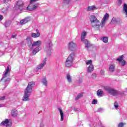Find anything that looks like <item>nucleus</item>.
Returning <instances> with one entry per match:
<instances>
[{"instance_id":"nucleus-21","label":"nucleus","mask_w":127,"mask_h":127,"mask_svg":"<svg viewBox=\"0 0 127 127\" xmlns=\"http://www.w3.org/2000/svg\"><path fill=\"white\" fill-rule=\"evenodd\" d=\"M95 9H97V7H95V5L89 6L88 7L86 8V10H87V11L95 10Z\"/></svg>"},{"instance_id":"nucleus-7","label":"nucleus","mask_w":127,"mask_h":127,"mask_svg":"<svg viewBox=\"0 0 127 127\" xmlns=\"http://www.w3.org/2000/svg\"><path fill=\"white\" fill-rule=\"evenodd\" d=\"M86 36H87V32L83 31L81 33V40L85 44V47L86 48H89V47L91 46V44H90V42H89L88 40L85 39Z\"/></svg>"},{"instance_id":"nucleus-29","label":"nucleus","mask_w":127,"mask_h":127,"mask_svg":"<svg viewBox=\"0 0 127 127\" xmlns=\"http://www.w3.org/2000/svg\"><path fill=\"white\" fill-rule=\"evenodd\" d=\"M1 11L2 13H7L8 12V8H3L1 9Z\"/></svg>"},{"instance_id":"nucleus-47","label":"nucleus","mask_w":127,"mask_h":127,"mask_svg":"<svg viewBox=\"0 0 127 127\" xmlns=\"http://www.w3.org/2000/svg\"><path fill=\"white\" fill-rule=\"evenodd\" d=\"M81 82H82V80H81V81L80 82V83H81Z\"/></svg>"},{"instance_id":"nucleus-38","label":"nucleus","mask_w":127,"mask_h":127,"mask_svg":"<svg viewBox=\"0 0 127 127\" xmlns=\"http://www.w3.org/2000/svg\"><path fill=\"white\" fill-rule=\"evenodd\" d=\"M100 74L101 75H104V74H105V70L101 69L100 71Z\"/></svg>"},{"instance_id":"nucleus-20","label":"nucleus","mask_w":127,"mask_h":127,"mask_svg":"<svg viewBox=\"0 0 127 127\" xmlns=\"http://www.w3.org/2000/svg\"><path fill=\"white\" fill-rule=\"evenodd\" d=\"M26 40L28 42V45L31 51V46H32V42L31 41V39L30 37H27Z\"/></svg>"},{"instance_id":"nucleus-39","label":"nucleus","mask_w":127,"mask_h":127,"mask_svg":"<svg viewBox=\"0 0 127 127\" xmlns=\"http://www.w3.org/2000/svg\"><path fill=\"white\" fill-rule=\"evenodd\" d=\"M5 99V96L0 97V101H2Z\"/></svg>"},{"instance_id":"nucleus-36","label":"nucleus","mask_w":127,"mask_h":127,"mask_svg":"<svg viewBox=\"0 0 127 127\" xmlns=\"http://www.w3.org/2000/svg\"><path fill=\"white\" fill-rule=\"evenodd\" d=\"M11 1V0H3V2H4V3H9Z\"/></svg>"},{"instance_id":"nucleus-3","label":"nucleus","mask_w":127,"mask_h":127,"mask_svg":"<svg viewBox=\"0 0 127 127\" xmlns=\"http://www.w3.org/2000/svg\"><path fill=\"white\" fill-rule=\"evenodd\" d=\"M42 44V42L40 40L35 41L32 43V46H31V51H32V53L34 55H35L36 53L40 51V48H39V47Z\"/></svg>"},{"instance_id":"nucleus-30","label":"nucleus","mask_w":127,"mask_h":127,"mask_svg":"<svg viewBox=\"0 0 127 127\" xmlns=\"http://www.w3.org/2000/svg\"><path fill=\"white\" fill-rule=\"evenodd\" d=\"M83 97V93H79L76 97H75V100L76 101L79 100V99H81Z\"/></svg>"},{"instance_id":"nucleus-27","label":"nucleus","mask_w":127,"mask_h":127,"mask_svg":"<svg viewBox=\"0 0 127 127\" xmlns=\"http://www.w3.org/2000/svg\"><path fill=\"white\" fill-rule=\"evenodd\" d=\"M115 64H111L109 66V71L110 72H114L115 71Z\"/></svg>"},{"instance_id":"nucleus-26","label":"nucleus","mask_w":127,"mask_h":127,"mask_svg":"<svg viewBox=\"0 0 127 127\" xmlns=\"http://www.w3.org/2000/svg\"><path fill=\"white\" fill-rule=\"evenodd\" d=\"M28 22V18H26L24 19H22L20 21V24H25V23H27Z\"/></svg>"},{"instance_id":"nucleus-34","label":"nucleus","mask_w":127,"mask_h":127,"mask_svg":"<svg viewBox=\"0 0 127 127\" xmlns=\"http://www.w3.org/2000/svg\"><path fill=\"white\" fill-rule=\"evenodd\" d=\"M114 106L116 109H118L119 108V104H118V102H115Z\"/></svg>"},{"instance_id":"nucleus-22","label":"nucleus","mask_w":127,"mask_h":127,"mask_svg":"<svg viewBox=\"0 0 127 127\" xmlns=\"http://www.w3.org/2000/svg\"><path fill=\"white\" fill-rule=\"evenodd\" d=\"M123 12L127 17V4L125 3L123 6Z\"/></svg>"},{"instance_id":"nucleus-15","label":"nucleus","mask_w":127,"mask_h":127,"mask_svg":"<svg viewBox=\"0 0 127 127\" xmlns=\"http://www.w3.org/2000/svg\"><path fill=\"white\" fill-rule=\"evenodd\" d=\"M46 61H47L46 58L44 59L43 63H41L36 69V71H38L39 69H42L43 67H44L46 64Z\"/></svg>"},{"instance_id":"nucleus-33","label":"nucleus","mask_w":127,"mask_h":127,"mask_svg":"<svg viewBox=\"0 0 127 127\" xmlns=\"http://www.w3.org/2000/svg\"><path fill=\"white\" fill-rule=\"evenodd\" d=\"M91 77L92 79H96V78H97V74L96 73H93Z\"/></svg>"},{"instance_id":"nucleus-41","label":"nucleus","mask_w":127,"mask_h":127,"mask_svg":"<svg viewBox=\"0 0 127 127\" xmlns=\"http://www.w3.org/2000/svg\"><path fill=\"white\" fill-rule=\"evenodd\" d=\"M102 111H103V108H99L98 109V112H102Z\"/></svg>"},{"instance_id":"nucleus-40","label":"nucleus","mask_w":127,"mask_h":127,"mask_svg":"<svg viewBox=\"0 0 127 127\" xmlns=\"http://www.w3.org/2000/svg\"><path fill=\"white\" fill-rule=\"evenodd\" d=\"M3 19V16L0 15V21H1Z\"/></svg>"},{"instance_id":"nucleus-5","label":"nucleus","mask_w":127,"mask_h":127,"mask_svg":"<svg viewBox=\"0 0 127 127\" xmlns=\"http://www.w3.org/2000/svg\"><path fill=\"white\" fill-rule=\"evenodd\" d=\"M8 76H9V66H7L5 71H4V74H3L2 79H1V80H3L4 84L6 85V86L8 85V83H9V81L10 80L9 78H6Z\"/></svg>"},{"instance_id":"nucleus-19","label":"nucleus","mask_w":127,"mask_h":127,"mask_svg":"<svg viewBox=\"0 0 127 127\" xmlns=\"http://www.w3.org/2000/svg\"><path fill=\"white\" fill-rule=\"evenodd\" d=\"M18 114L17 110L15 109L12 110L11 111V116L13 117V118H16V117H17Z\"/></svg>"},{"instance_id":"nucleus-13","label":"nucleus","mask_w":127,"mask_h":127,"mask_svg":"<svg viewBox=\"0 0 127 127\" xmlns=\"http://www.w3.org/2000/svg\"><path fill=\"white\" fill-rule=\"evenodd\" d=\"M16 9L21 10L23 7V2L21 0L18 1L15 5Z\"/></svg>"},{"instance_id":"nucleus-43","label":"nucleus","mask_w":127,"mask_h":127,"mask_svg":"<svg viewBox=\"0 0 127 127\" xmlns=\"http://www.w3.org/2000/svg\"><path fill=\"white\" fill-rule=\"evenodd\" d=\"M16 36V35H12V38H15Z\"/></svg>"},{"instance_id":"nucleus-32","label":"nucleus","mask_w":127,"mask_h":127,"mask_svg":"<svg viewBox=\"0 0 127 127\" xmlns=\"http://www.w3.org/2000/svg\"><path fill=\"white\" fill-rule=\"evenodd\" d=\"M98 103V101H97V100L94 99L93 100V101L92 102V105H97Z\"/></svg>"},{"instance_id":"nucleus-14","label":"nucleus","mask_w":127,"mask_h":127,"mask_svg":"<svg viewBox=\"0 0 127 127\" xmlns=\"http://www.w3.org/2000/svg\"><path fill=\"white\" fill-rule=\"evenodd\" d=\"M77 45H76V43L70 42L68 44V48L69 50H71V51H73L74 49H76Z\"/></svg>"},{"instance_id":"nucleus-6","label":"nucleus","mask_w":127,"mask_h":127,"mask_svg":"<svg viewBox=\"0 0 127 127\" xmlns=\"http://www.w3.org/2000/svg\"><path fill=\"white\" fill-rule=\"evenodd\" d=\"M75 58V54L73 53L70 54L68 58L66 59L65 65L66 67H71L73 65L74 62V59Z\"/></svg>"},{"instance_id":"nucleus-37","label":"nucleus","mask_w":127,"mask_h":127,"mask_svg":"<svg viewBox=\"0 0 127 127\" xmlns=\"http://www.w3.org/2000/svg\"><path fill=\"white\" fill-rule=\"evenodd\" d=\"M10 24L8 23V22H6L5 23V27H7L8 26H9Z\"/></svg>"},{"instance_id":"nucleus-1","label":"nucleus","mask_w":127,"mask_h":127,"mask_svg":"<svg viewBox=\"0 0 127 127\" xmlns=\"http://www.w3.org/2000/svg\"><path fill=\"white\" fill-rule=\"evenodd\" d=\"M35 86V83L34 81L29 82L28 86L26 88L24 93V96L22 98V101L27 102L30 101L29 97L32 93V88Z\"/></svg>"},{"instance_id":"nucleus-35","label":"nucleus","mask_w":127,"mask_h":127,"mask_svg":"<svg viewBox=\"0 0 127 127\" xmlns=\"http://www.w3.org/2000/svg\"><path fill=\"white\" fill-rule=\"evenodd\" d=\"M124 125H126V124L123 123H120L118 125V127H124Z\"/></svg>"},{"instance_id":"nucleus-48","label":"nucleus","mask_w":127,"mask_h":127,"mask_svg":"<svg viewBox=\"0 0 127 127\" xmlns=\"http://www.w3.org/2000/svg\"><path fill=\"white\" fill-rule=\"evenodd\" d=\"M101 127H104V126H102Z\"/></svg>"},{"instance_id":"nucleus-24","label":"nucleus","mask_w":127,"mask_h":127,"mask_svg":"<svg viewBox=\"0 0 127 127\" xmlns=\"http://www.w3.org/2000/svg\"><path fill=\"white\" fill-rule=\"evenodd\" d=\"M66 79L68 83H72V76L70 75V73H67L66 75Z\"/></svg>"},{"instance_id":"nucleus-11","label":"nucleus","mask_w":127,"mask_h":127,"mask_svg":"<svg viewBox=\"0 0 127 127\" xmlns=\"http://www.w3.org/2000/svg\"><path fill=\"white\" fill-rule=\"evenodd\" d=\"M0 127H11V120L10 119H5L0 124Z\"/></svg>"},{"instance_id":"nucleus-45","label":"nucleus","mask_w":127,"mask_h":127,"mask_svg":"<svg viewBox=\"0 0 127 127\" xmlns=\"http://www.w3.org/2000/svg\"><path fill=\"white\" fill-rule=\"evenodd\" d=\"M122 0H119V2L120 3V4H121V3H122Z\"/></svg>"},{"instance_id":"nucleus-8","label":"nucleus","mask_w":127,"mask_h":127,"mask_svg":"<svg viewBox=\"0 0 127 127\" xmlns=\"http://www.w3.org/2000/svg\"><path fill=\"white\" fill-rule=\"evenodd\" d=\"M39 0H30V4L27 6V9L28 10H34L36 9V8L38 7V3H36V1H38Z\"/></svg>"},{"instance_id":"nucleus-31","label":"nucleus","mask_w":127,"mask_h":127,"mask_svg":"<svg viewBox=\"0 0 127 127\" xmlns=\"http://www.w3.org/2000/svg\"><path fill=\"white\" fill-rule=\"evenodd\" d=\"M102 41H103V42H105V43H107V42H108V37H103L102 39Z\"/></svg>"},{"instance_id":"nucleus-42","label":"nucleus","mask_w":127,"mask_h":127,"mask_svg":"<svg viewBox=\"0 0 127 127\" xmlns=\"http://www.w3.org/2000/svg\"><path fill=\"white\" fill-rule=\"evenodd\" d=\"M4 106V104H0V108H1Z\"/></svg>"},{"instance_id":"nucleus-10","label":"nucleus","mask_w":127,"mask_h":127,"mask_svg":"<svg viewBox=\"0 0 127 127\" xmlns=\"http://www.w3.org/2000/svg\"><path fill=\"white\" fill-rule=\"evenodd\" d=\"M51 46H52V43L50 40H48V41L45 43L44 48L45 51H46L47 53L49 54L51 52Z\"/></svg>"},{"instance_id":"nucleus-17","label":"nucleus","mask_w":127,"mask_h":127,"mask_svg":"<svg viewBox=\"0 0 127 127\" xmlns=\"http://www.w3.org/2000/svg\"><path fill=\"white\" fill-rule=\"evenodd\" d=\"M37 33H32L31 36L34 38H37L40 36V33L38 31V29H36Z\"/></svg>"},{"instance_id":"nucleus-23","label":"nucleus","mask_w":127,"mask_h":127,"mask_svg":"<svg viewBox=\"0 0 127 127\" xmlns=\"http://www.w3.org/2000/svg\"><path fill=\"white\" fill-rule=\"evenodd\" d=\"M42 83L46 87H47V85L48 84V82H47V79L46 77H44L42 79Z\"/></svg>"},{"instance_id":"nucleus-9","label":"nucleus","mask_w":127,"mask_h":127,"mask_svg":"<svg viewBox=\"0 0 127 127\" xmlns=\"http://www.w3.org/2000/svg\"><path fill=\"white\" fill-rule=\"evenodd\" d=\"M86 65H89L87 66V73H92L94 71V65L92 64L93 61L92 60L86 61L85 62Z\"/></svg>"},{"instance_id":"nucleus-18","label":"nucleus","mask_w":127,"mask_h":127,"mask_svg":"<svg viewBox=\"0 0 127 127\" xmlns=\"http://www.w3.org/2000/svg\"><path fill=\"white\" fill-rule=\"evenodd\" d=\"M58 110L61 115V122H63V121H64V113H63V110L60 108H58Z\"/></svg>"},{"instance_id":"nucleus-44","label":"nucleus","mask_w":127,"mask_h":127,"mask_svg":"<svg viewBox=\"0 0 127 127\" xmlns=\"http://www.w3.org/2000/svg\"><path fill=\"white\" fill-rule=\"evenodd\" d=\"M64 1H66V2H69L71 0H64Z\"/></svg>"},{"instance_id":"nucleus-12","label":"nucleus","mask_w":127,"mask_h":127,"mask_svg":"<svg viewBox=\"0 0 127 127\" xmlns=\"http://www.w3.org/2000/svg\"><path fill=\"white\" fill-rule=\"evenodd\" d=\"M116 60L119 62V64L122 67H124L127 64V62L124 60V55L119 57Z\"/></svg>"},{"instance_id":"nucleus-2","label":"nucleus","mask_w":127,"mask_h":127,"mask_svg":"<svg viewBox=\"0 0 127 127\" xmlns=\"http://www.w3.org/2000/svg\"><path fill=\"white\" fill-rule=\"evenodd\" d=\"M110 15L109 14L106 13L103 18H102L101 22H100V20H96V21L92 23L91 24V25L93 28H95L97 30H99L100 29V27H101V28H103L104 26H105L106 24V22H107V20L109 19V17Z\"/></svg>"},{"instance_id":"nucleus-25","label":"nucleus","mask_w":127,"mask_h":127,"mask_svg":"<svg viewBox=\"0 0 127 127\" xmlns=\"http://www.w3.org/2000/svg\"><path fill=\"white\" fill-rule=\"evenodd\" d=\"M119 19L113 17L111 20V23L115 24V23H118Z\"/></svg>"},{"instance_id":"nucleus-4","label":"nucleus","mask_w":127,"mask_h":127,"mask_svg":"<svg viewBox=\"0 0 127 127\" xmlns=\"http://www.w3.org/2000/svg\"><path fill=\"white\" fill-rule=\"evenodd\" d=\"M104 90L107 91L110 95L112 96H115L117 97V96H120L121 95H123V93L120 91H117L115 90L114 88H112L109 86H104Z\"/></svg>"},{"instance_id":"nucleus-16","label":"nucleus","mask_w":127,"mask_h":127,"mask_svg":"<svg viewBox=\"0 0 127 127\" xmlns=\"http://www.w3.org/2000/svg\"><path fill=\"white\" fill-rule=\"evenodd\" d=\"M89 19L91 24V23L95 22V21L97 22V20H98V18H97V17H95V15H91L89 17Z\"/></svg>"},{"instance_id":"nucleus-46","label":"nucleus","mask_w":127,"mask_h":127,"mask_svg":"<svg viewBox=\"0 0 127 127\" xmlns=\"http://www.w3.org/2000/svg\"><path fill=\"white\" fill-rule=\"evenodd\" d=\"M2 53L0 52V57L2 56Z\"/></svg>"},{"instance_id":"nucleus-28","label":"nucleus","mask_w":127,"mask_h":127,"mask_svg":"<svg viewBox=\"0 0 127 127\" xmlns=\"http://www.w3.org/2000/svg\"><path fill=\"white\" fill-rule=\"evenodd\" d=\"M103 90L99 89L97 91V96H99V97H102V96H103Z\"/></svg>"}]
</instances>
